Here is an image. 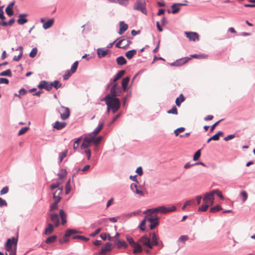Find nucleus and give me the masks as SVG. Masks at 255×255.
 <instances>
[{"label": "nucleus", "mask_w": 255, "mask_h": 255, "mask_svg": "<svg viewBox=\"0 0 255 255\" xmlns=\"http://www.w3.org/2000/svg\"><path fill=\"white\" fill-rule=\"evenodd\" d=\"M0 76H8V77H10L12 76L11 71L10 69H7L5 71H4L0 73Z\"/></svg>", "instance_id": "e433bc0d"}, {"label": "nucleus", "mask_w": 255, "mask_h": 255, "mask_svg": "<svg viewBox=\"0 0 255 255\" xmlns=\"http://www.w3.org/2000/svg\"><path fill=\"white\" fill-rule=\"evenodd\" d=\"M54 22V20L53 18L48 19L45 22V23H44V24H43V28L45 30L49 28L53 25Z\"/></svg>", "instance_id": "cd10ccee"}, {"label": "nucleus", "mask_w": 255, "mask_h": 255, "mask_svg": "<svg viewBox=\"0 0 255 255\" xmlns=\"http://www.w3.org/2000/svg\"><path fill=\"white\" fill-rule=\"evenodd\" d=\"M117 248L118 249H120L123 248L124 249H127L128 247L127 243L124 240H120L119 239H117L116 240V242L115 243Z\"/></svg>", "instance_id": "aec40b11"}, {"label": "nucleus", "mask_w": 255, "mask_h": 255, "mask_svg": "<svg viewBox=\"0 0 255 255\" xmlns=\"http://www.w3.org/2000/svg\"><path fill=\"white\" fill-rule=\"evenodd\" d=\"M125 70H122L119 71L117 74L115 76L114 79H111V81H112L113 82H116L119 79H120L121 78L123 77V76L125 73Z\"/></svg>", "instance_id": "a878e982"}, {"label": "nucleus", "mask_w": 255, "mask_h": 255, "mask_svg": "<svg viewBox=\"0 0 255 255\" xmlns=\"http://www.w3.org/2000/svg\"><path fill=\"white\" fill-rule=\"evenodd\" d=\"M51 88L53 87L56 89H58L62 87V84H61L59 81L55 80L53 82H50Z\"/></svg>", "instance_id": "473e14b6"}, {"label": "nucleus", "mask_w": 255, "mask_h": 255, "mask_svg": "<svg viewBox=\"0 0 255 255\" xmlns=\"http://www.w3.org/2000/svg\"><path fill=\"white\" fill-rule=\"evenodd\" d=\"M54 227L52 223H48L47 227L45 229L44 234L46 235H50L54 231Z\"/></svg>", "instance_id": "412c9836"}, {"label": "nucleus", "mask_w": 255, "mask_h": 255, "mask_svg": "<svg viewBox=\"0 0 255 255\" xmlns=\"http://www.w3.org/2000/svg\"><path fill=\"white\" fill-rule=\"evenodd\" d=\"M91 139H92V142L95 144H98L102 139V137L101 136H99L97 137H95L94 136H92Z\"/></svg>", "instance_id": "c03bdc74"}, {"label": "nucleus", "mask_w": 255, "mask_h": 255, "mask_svg": "<svg viewBox=\"0 0 255 255\" xmlns=\"http://www.w3.org/2000/svg\"><path fill=\"white\" fill-rule=\"evenodd\" d=\"M158 225H159L158 221H156V222H153L150 223V225L149 226V228L150 230H153Z\"/></svg>", "instance_id": "69168bd1"}, {"label": "nucleus", "mask_w": 255, "mask_h": 255, "mask_svg": "<svg viewBox=\"0 0 255 255\" xmlns=\"http://www.w3.org/2000/svg\"><path fill=\"white\" fill-rule=\"evenodd\" d=\"M68 152L67 150H65L63 152H60L59 155V162L61 163L63 159L67 156Z\"/></svg>", "instance_id": "4c0bfd02"}, {"label": "nucleus", "mask_w": 255, "mask_h": 255, "mask_svg": "<svg viewBox=\"0 0 255 255\" xmlns=\"http://www.w3.org/2000/svg\"><path fill=\"white\" fill-rule=\"evenodd\" d=\"M82 138V137L80 136V137H78L77 138H76L75 139V141H74V145H73V149L74 150L77 149V148L79 147V142L81 140Z\"/></svg>", "instance_id": "58836bf2"}, {"label": "nucleus", "mask_w": 255, "mask_h": 255, "mask_svg": "<svg viewBox=\"0 0 255 255\" xmlns=\"http://www.w3.org/2000/svg\"><path fill=\"white\" fill-rule=\"evenodd\" d=\"M48 216L55 227H58L60 225L59 217L61 219V224L62 225H64L67 222V215L62 209L59 210V215L57 213H54L49 214Z\"/></svg>", "instance_id": "f257e3e1"}, {"label": "nucleus", "mask_w": 255, "mask_h": 255, "mask_svg": "<svg viewBox=\"0 0 255 255\" xmlns=\"http://www.w3.org/2000/svg\"><path fill=\"white\" fill-rule=\"evenodd\" d=\"M126 238L131 247L136 243L134 242L133 239L130 236L127 235Z\"/></svg>", "instance_id": "ea45409f"}, {"label": "nucleus", "mask_w": 255, "mask_h": 255, "mask_svg": "<svg viewBox=\"0 0 255 255\" xmlns=\"http://www.w3.org/2000/svg\"><path fill=\"white\" fill-rule=\"evenodd\" d=\"M167 113L177 115L178 114L177 109L175 106L172 108L171 109L167 111Z\"/></svg>", "instance_id": "13d9d810"}, {"label": "nucleus", "mask_w": 255, "mask_h": 255, "mask_svg": "<svg viewBox=\"0 0 255 255\" xmlns=\"http://www.w3.org/2000/svg\"><path fill=\"white\" fill-rule=\"evenodd\" d=\"M102 101H105L106 103H109L111 106V110L113 113H115L120 108L121 102L118 98H110L108 100H104V98L102 99Z\"/></svg>", "instance_id": "7ed1b4c3"}, {"label": "nucleus", "mask_w": 255, "mask_h": 255, "mask_svg": "<svg viewBox=\"0 0 255 255\" xmlns=\"http://www.w3.org/2000/svg\"><path fill=\"white\" fill-rule=\"evenodd\" d=\"M111 246L112 244L111 243H106L104 246L102 248L101 251L99 252V254L105 255L107 252L111 251L112 250Z\"/></svg>", "instance_id": "2eb2a0df"}, {"label": "nucleus", "mask_w": 255, "mask_h": 255, "mask_svg": "<svg viewBox=\"0 0 255 255\" xmlns=\"http://www.w3.org/2000/svg\"><path fill=\"white\" fill-rule=\"evenodd\" d=\"M5 12L7 14L8 16H10L13 14V11L12 8H9V7H6L5 8Z\"/></svg>", "instance_id": "4d7b16f0"}, {"label": "nucleus", "mask_w": 255, "mask_h": 255, "mask_svg": "<svg viewBox=\"0 0 255 255\" xmlns=\"http://www.w3.org/2000/svg\"><path fill=\"white\" fill-rule=\"evenodd\" d=\"M72 73L71 72V71H66L64 75L63 76V78L64 80H67L72 75Z\"/></svg>", "instance_id": "bf43d9fd"}, {"label": "nucleus", "mask_w": 255, "mask_h": 255, "mask_svg": "<svg viewBox=\"0 0 255 255\" xmlns=\"http://www.w3.org/2000/svg\"><path fill=\"white\" fill-rule=\"evenodd\" d=\"M53 198L54 200V202L58 203L60 200L61 199V197L60 196H57L55 194V193H53Z\"/></svg>", "instance_id": "052dcab7"}, {"label": "nucleus", "mask_w": 255, "mask_h": 255, "mask_svg": "<svg viewBox=\"0 0 255 255\" xmlns=\"http://www.w3.org/2000/svg\"><path fill=\"white\" fill-rule=\"evenodd\" d=\"M195 202V200L194 199H191V200H188V201H186L183 206H182V209L183 210H185V209L186 208V207L187 206H189V205H190L192 204H193Z\"/></svg>", "instance_id": "79ce46f5"}, {"label": "nucleus", "mask_w": 255, "mask_h": 255, "mask_svg": "<svg viewBox=\"0 0 255 255\" xmlns=\"http://www.w3.org/2000/svg\"><path fill=\"white\" fill-rule=\"evenodd\" d=\"M59 182H56V183H53L50 186V189L51 191H53L56 188H59Z\"/></svg>", "instance_id": "680f3d73"}, {"label": "nucleus", "mask_w": 255, "mask_h": 255, "mask_svg": "<svg viewBox=\"0 0 255 255\" xmlns=\"http://www.w3.org/2000/svg\"><path fill=\"white\" fill-rule=\"evenodd\" d=\"M122 92V88L117 83H115L112 86L110 93L104 98V100H108L110 98H117V97L120 96Z\"/></svg>", "instance_id": "f03ea898"}, {"label": "nucleus", "mask_w": 255, "mask_h": 255, "mask_svg": "<svg viewBox=\"0 0 255 255\" xmlns=\"http://www.w3.org/2000/svg\"><path fill=\"white\" fill-rule=\"evenodd\" d=\"M213 192L214 191L212 190L210 192L205 193L203 198L204 203L209 204L210 206H212L214 204V195Z\"/></svg>", "instance_id": "423d86ee"}, {"label": "nucleus", "mask_w": 255, "mask_h": 255, "mask_svg": "<svg viewBox=\"0 0 255 255\" xmlns=\"http://www.w3.org/2000/svg\"><path fill=\"white\" fill-rule=\"evenodd\" d=\"M137 184L138 183H131L130 186V189L135 193L140 195L141 196H143V192L139 190L137 188Z\"/></svg>", "instance_id": "f3484780"}, {"label": "nucleus", "mask_w": 255, "mask_h": 255, "mask_svg": "<svg viewBox=\"0 0 255 255\" xmlns=\"http://www.w3.org/2000/svg\"><path fill=\"white\" fill-rule=\"evenodd\" d=\"M212 191H214V192H213L214 195L216 194L220 199H224V196H223L222 193L219 190H217V189L213 190H212Z\"/></svg>", "instance_id": "6e6d98bb"}, {"label": "nucleus", "mask_w": 255, "mask_h": 255, "mask_svg": "<svg viewBox=\"0 0 255 255\" xmlns=\"http://www.w3.org/2000/svg\"><path fill=\"white\" fill-rule=\"evenodd\" d=\"M58 203L54 202L52 204H51L49 207V211L50 212H52L53 211L57 210L58 207Z\"/></svg>", "instance_id": "09e8293b"}, {"label": "nucleus", "mask_w": 255, "mask_h": 255, "mask_svg": "<svg viewBox=\"0 0 255 255\" xmlns=\"http://www.w3.org/2000/svg\"><path fill=\"white\" fill-rule=\"evenodd\" d=\"M136 53V50L135 49H132L131 50H129L127 51L125 55L127 57L128 59H131L134 55H135Z\"/></svg>", "instance_id": "c756f323"}, {"label": "nucleus", "mask_w": 255, "mask_h": 255, "mask_svg": "<svg viewBox=\"0 0 255 255\" xmlns=\"http://www.w3.org/2000/svg\"><path fill=\"white\" fill-rule=\"evenodd\" d=\"M104 126V123L103 122L101 123L100 122L98 127L94 130L92 134H98L100 131V130L103 128Z\"/></svg>", "instance_id": "7c9ffc66"}, {"label": "nucleus", "mask_w": 255, "mask_h": 255, "mask_svg": "<svg viewBox=\"0 0 255 255\" xmlns=\"http://www.w3.org/2000/svg\"><path fill=\"white\" fill-rule=\"evenodd\" d=\"M29 128L28 127H25L21 128L19 130V131L18 132V135H20L24 134L29 129Z\"/></svg>", "instance_id": "864d4df0"}, {"label": "nucleus", "mask_w": 255, "mask_h": 255, "mask_svg": "<svg viewBox=\"0 0 255 255\" xmlns=\"http://www.w3.org/2000/svg\"><path fill=\"white\" fill-rule=\"evenodd\" d=\"M128 28V24H126L124 21H121L120 22V30L119 34L121 35Z\"/></svg>", "instance_id": "4be33fe9"}, {"label": "nucleus", "mask_w": 255, "mask_h": 255, "mask_svg": "<svg viewBox=\"0 0 255 255\" xmlns=\"http://www.w3.org/2000/svg\"><path fill=\"white\" fill-rule=\"evenodd\" d=\"M160 213L162 214H167L169 212L175 211L177 208L175 206H172L170 208H167L165 206H159Z\"/></svg>", "instance_id": "f8f14e48"}, {"label": "nucleus", "mask_w": 255, "mask_h": 255, "mask_svg": "<svg viewBox=\"0 0 255 255\" xmlns=\"http://www.w3.org/2000/svg\"><path fill=\"white\" fill-rule=\"evenodd\" d=\"M150 236L151 237V243L153 247L154 244H157V242L159 241V239L155 232L150 233Z\"/></svg>", "instance_id": "b1692460"}, {"label": "nucleus", "mask_w": 255, "mask_h": 255, "mask_svg": "<svg viewBox=\"0 0 255 255\" xmlns=\"http://www.w3.org/2000/svg\"><path fill=\"white\" fill-rule=\"evenodd\" d=\"M126 41V39H122L120 40L116 44V47L119 48H121L122 46H121L122 44H123Z\"/></svg>", "instance_id": "0e129e2a"}, {"label": "nucleus", "mask_w": 255, "mask_h": 255, "mask_svg": "<svg viewBox=\"0 0 255 255\" xmlns=\"http://www.w3.org/2000/svg\"><path fill=\"white\" fill-rule=\"evenodd\" d=\"M8 191V187L7 186L4 187L0 191V194L2 195L6 194Z\"/></svg>", "instance_id": "774afa93"}, {"label": "nucleus", "mask_w": 255, "mask_h": 255, "mask_svg": "<svg viewBox=\"0 0 255 255\" xmlns=\"http://www.w3.org/2000/svg\"><path fill=\"white\" fill-rule=\"evenodd\" d=\"M138 243H140L143 247H145L149 249H152L153 247L151 243L150 238L146 235L141 236L138 239Z\"/></svg>", "instance_id": "39448f33"}, {"label": "nucleus", "mask_w": 255, "mask_h": 255, "mask_svg": "<svg viewBox=\"0 0 255 255\" xmlns=\"http://www.w3.org/2000/svg\"><path fill=\"white\" fill-rule=\"evenodd\" d=\"M17 243V239L14 237L7 239L5 244V249L7 251L9 252L12 249V246H16Z\"/></svg>", "instance_id": "6e6552de"}, {"label": "nucleus", "mask_w": 255, "mask_h": 255, "mask_svg": "<svg viewBox=\"0 0 255 255\" xmlns=\"http://www.w3.org/2000/svg\"><path fill=\"white\" fill-rule=\"evenodd\" d=\"M130 80V78L129 77H127L124 78L122 81V86L123 91L126 92L128 89V85Z\"/></svg>", "instance_id": "5701e85b"}, {"label": "nucleus", "mask_w": 255, "mask_h": 255, "mask_svg": "<svg viewBox=\"0 0 255 255\" xmlns=\"http://www.w3.org/2000/svg\"><path fill=\"white\" fill-rule=\"evenodd\" d=\"M92 142V139L91 137H85L84 138L83 142L80 146V148L81 149H87L89 147Z\"/></svg>", "instance_id": "ddd939ff"}, {"label": "nucleus", "mask_w": 255, "mask_h": 255, "mask_svg": "<svg viewBox=\"0 0 255 255\" xmlns=\"http://www.w3.org/2000/svg\"><path fill=\"white\" fill-rule=\"evenodd\" d=\"M78 65V61H75L71 66L70 71L72 73H74L76 71Z\"/></svg>", "instance_id": "37998d69"}, {"label": "nucleus", "mask_w": 255, "mask_h": 255, "mask_svg": "<svg viewBox=\"0 0 255 255\" xmlns=\"http://www.w3.org/2000/svg\"><path fill=\"white\" fill-rule=\"evenodd\" d=\"M189 239L188 236L187 235H182L179 237L178 239L177 242H182L185 243V242Z\"/></svg>", "instance_id": "49530a36"}, {"label": "nucleus", "mask_w": 255, "mask_h": 255, "mask_svg": "<svg viewBox=\"0 0 255 255\" xmlns=\"http://www.w3.org/2000/svg\"><path fill=\"white\" fill-rule=\"evenodd\" d=\"M130 39V37H127L126 39V41L123 43L124 45L122 46V49H127L128 48L129 45L132 43Z\"/></svg>", "instance_id": "72a5a7b5"}, {"label": "nucleus", "mask_w": 255, "mask_h": 255, "mask_svg": "<svg viewBox=\"0 0 255 255\" xmlns=\"http://www.w3.org/2000/svg\"><path fill=\"white\" fill-rule=\"evenodd\" d=\"M66 125L67 124L65 122H60L59 121H56L53 126V128L57 130H60L65 128Z\"/></svg>", "instance_id": "393cba45"}, {"label": "nucleus", "mask_w": 255, "mask_h": 255, "mask_svg": "<svg viewBox=\"0 0 255 255\" xmlns=\"http://www.w3.org/2000/svg\"><path fill=\"white\" fill-rule=\"evenodd\" d=\"M109 50L105 49L104 48H99L97 49L98 57L99 58H102L105 57L108 53Z\"/></svg>", "instance_id": "6ab92c4d"}, {"label": "nucleus", "mask_w": 255, "mask_h": 255, "mask_svg": "<svg viewBox=\"0 0 255 255\" xmlns=\"http://www.w3.org/2000/svg\"><path fill=\"white\" fill-rule=\"evenodd\" d=\"M133 248V253L134 254H137L142 252V248L138 242H136L135 244L131 246Z\"/></svg>", "instance_id": "a211bd4d"}, {"label": "nucleus", "mask_w": 255, "mask_h": 255, "mask_svg": "<svg viewBox=\"0 0 255 255\" xmlns=\"http://www.w3.org/2000/svg\"><path fill=\"white\" fill-rule=\"evenodd\" d=\"M27 15L28 14L26 13L19 14L18 15V19L17 20V23L20 25H23L26 23L28 21L27 19L26 18Z\"/></svg>", "instance_id": "dca6fc26"}, {"label": "nucleus", "mask_w": 255, "mask_h": 255, "mask_svg": "<svg viewBox=\"0 0 255 255\" xmlns=\"http://www.w3.org/2000/svg\"><path fill=\"white\" fill-rule=\"evenodd\" d=\"M145 222H146V219L144 218L140 223V224L138 226V228L140 229V230L141 231L144 232L145 231Z\"/></svg>", "instance_id": "de8ad7c7"}, {"label": "nucleus", "mask_w": 255, "mask_h": 255, "mask_svg": "<svg viewBox=\"0 0 255 255\" xmlns=\"http://www.w3.org/2000/svg\"><path fill=\"white\" fill-rule=\"evenodd\" d=\"M190 58L188 57H184L179 59H177L175 62H172L170 64L172 66H180L186 63H187Z\"/></svg>", "instance_id": "9b49d317"}, {"label": "nucleus", "mask_w": 255, "mask_h": 255, "mask_svg": "<svg viewBox=\"0 0 255 255\" xmlns=\"http://www.w3.org/2000/svg\"><path fill=\"white\" fill-rule=\"evenodd\" d=\"M185 100V98L183 96V94H180L179 97L176 98L175 100V103L177 106H179L181 103L183 102Z\"/></svg>", "instance_id": "f704fd0d"}, {"label": "nucleus", "mask_w": 255, "mask_h": 255, "mask_svg": "<svg viewBox=\"0 0 255 255\" xmlns=\"http://www.w3.org/2000/svg\"><path fill=\"white\" fill-rule=\"evenodd\" d=\"M185 129V128L183 127H180V128H179L177 129H176L174 132L176 136H178L179 135V132H182L183 131H184Z\"/></svg>", "instance_id": "e2e57ef3"}, {"label": "nucleus", "mask_w": 255, "mask_h": 255, "mask_svg": "<svg viewBox=\"0 0 255 255\" xmlns=\"http://www.w3.org/2000/svg\"><path fill=\"white\" fill-rule=\"evenodd\" d=\"M185 34L190 40L195 41L196 40L199 39V35L197 32H185Z\"/></svg>", "instance_id": "4468645a"}, {"label": "nucleus", "mask_w": 255, "mask_h": 255, "mask_svg": "<svg viewBox=\"0 0 255 255\" xmlns=\"http://www.w3.org/2000/svg\"><path fill=\"white\" fill-rule=\"evenodd\" d=\"M57 237L56 235H53L48 237L45 240V243L47 244H50L54 243L57 239Z\"/></svg>", "instance_id": "2f4dec72"}, {"label": "nucleus", "mask_w": 255, "mask_h": 255, "mask_svg": "<svg viewBox=\"0 0 255 255\" xmlns=\"http://www.w3.org/2000/svg\"><path fill=\"white\" fill-rule=\"evenodd\" d=\"M222 210V208L220 205H216L210 208V212L211 213H215Z\"/></svg>", "instance_id": "a19ab883"}, {"label": "nucleus", "mask_w": 255, "mask_h": 255, "mask_svg": "<svg viewBox=\"0 0 255 255\" xmlns=\"http://www.w3.org/2000/svg\"><path fill=\"white\" fill-rule=\"evenodd\" d=\"M79 231H78L77 230H76V229H68L66 232H65V234L64 236V237H63V241H64V243H67V242H68L69 240L68 239V238L70 236H71V235H73V234H77V233H79Z\"/></svg>", "instance_id": "1a4fd4ad"}, {"label": "nucleus", "mask_w": 255, "mask_h": 255, "mask_svg": "<svg viewBox=\"0 0 255 255\" xmlns=\"http://www.w3.org/2000/svg\"><path fill=\"white\" fill-rule=\"evenodd\" d=\"M201 156V149L198 150L194 154L193 160L194 161L197 160Z\"/></svg>", "instance_id": "603ef678"}, {"label": "nucleus", "mask_w": 255, "mask_h": 255, "mask_svg": "<svg viewBox=\"0 0 255 255\" xmlns=\"http://www.w3.org/2000/svg\"><path fill=\"white\" fill-rule=\"evenodd\" d=\"M172 11H170V9L167 10V12L168 13H172L173 14H175L178 12L180 10L179 6L178 5L177 3H173L171 6Z\"/></svg>", "instance_id": "bb28decb"}, {"label": "nucleus", "mask_w": 255, "mask_h": 255, "mask_svg": "<svg viewBox=\"0 0 255 255\" xmlns=\"http://www.w3.org/2000/svg\"><path fill=\"white\" fill-rule=\"evenodd\" d=\"M37 87L40 89H45L47 91H49L51 90L50 83L45 80L41 81L38 85Z\"/></svg>", "instance_id": "9d476101"}, {"label": "nucleus", "mask_w": 255, "mask_h": 255, "mask_svg": "<svg viewBox=\"0 0 255 255\" xmlns=\"http://www.w3.org/2000/svg\"><path fill=\"white\" fill-rule=\"evenodd\" d=\"M210 206V205L209 204L204 203L198 208V211L199 212H205L207 210L208 208Z\"/></svg>", "instance_id": "c9c22d12"}, {"label": "nucleus", "mask_w": 255, "mask_h": 255, "mask_svg": "<svg viewBox=\"0 0 255 255\" xmlns=\"http://www.w3.org/2000/svg\"><path fill=\"white\" fill-rule=\"evenodd\" d=\"M86 150L84 151V153L86 155L87 157V159L90 160L91 157V151L90 149H85Z\"/></svg>", "instance_id": "338daca9"}, {"label": "nucleus", "mask_w": 255, "mask_h": 255, "mask_svg": "<svg viewBox=\"0 0 255 255\" xmlns=\"http://www.w3.org/2000/svg\"><path fill=\"white\" fill-rule=\"evenodd\" d=\"M37 52V49L36 47L32 48L31 52L29 53V56L31 58H34Z\"/></svg>", "instance_id": "5fc2aeb1"}, {"label": "nucleus", "mask_w": 255, "mask_h": 255, "mask_svg": "<svg viewBox=\"0 0 255 255\" xmlns=\"http://www.w3.org/2000/svg\"><path fill=\"white\" fill-rule=\"evenodd\" d=\"M116 61L117 64L121 66L125 65L127 62L126 58L123 56H121L117 58Z\"/></svg>", "instance_id": "c85d7f7f"}, {"label": "nucleus", "mask_w": 255, "mask_h": 255, "mask_svg": "<svg viewBox=\"0 0 255 255\" xmlns=\"http://www.w3.org/2000/svg\"><path fill=\"white\" fill-rule=\"evenodd\" d=\"M60 117L63 120H65L70 116V110L68 108L61 106V109L58 111Z\"/></svg>", "instance_id": "0eeeda50"}, {"label": "nucleus", "mask_w": 255, "mask_h": 255, "mask_svg": "<svg viewBox=\"0 0 255 255\" xmlns=\"http://www.w3.org/2000/svg\"><path fill=\"white\" fill-rule=\"evenodd\" d=\"M140 212H141V211L139 210H137V211H134V212H132L131 213H129L127 214L126 217L128 218H130L133 216L137 215L140 213Z\"/></svg>", "instance_id": "3c124183"}, {"label": "nucleus", "mask_w": 255, "mask_h": 255, "mask_svg": "<svg viewBox=\"0 0 255 255\" xmlns=\"http://www.w3.org/2000/svg\"><path fill=\"white\" fill-rule=\"evenodd\" d=\"M133 8L142 12L143 14H147L146 3L144 0H137L134 4Z\"/></svg>", "instance_id": "20e7f679"}, {"label": "nucleus", "mask_w": 255, "mask_h": 255, "mask_svg": "<svg viewBox=\"0 0 255 255\" xmlns=\"http://www.w3.org/2000/svg\"><path fill=\"white\" fill-rule=\"evenodd\" d=\"M71 190L70 179L68 180L65 185V193L68 194Z\"/></svg>", "instance_id": "a18cd8bd"}, {"label": "nucleus", "mask_w": 255, "mask_h": 255, "mask_svg": "<svg viewBox=\"0 0 255 255\" xmlns=\"http://www.w3.org/2000/svg\"><path fill=\"white\" fill-rule=\"evenodd\" d=\"M73 239H80L81 240L85 241L86 242L89 240L88 238H87L83 236L76 235L73 237Z\"/></svg>", "instance_id": "8fccbe9b"}]
</instances>
